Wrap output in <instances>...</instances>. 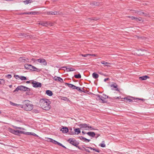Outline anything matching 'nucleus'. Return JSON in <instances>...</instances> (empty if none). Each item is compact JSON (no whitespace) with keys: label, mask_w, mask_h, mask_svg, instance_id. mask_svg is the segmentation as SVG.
<instances>
[{"label":"nucleus","mask_w":154,"mask_h":154,"mask_svg":"<svg viewBox=\"0 0 154 154\" xmlns=\"http://www.w3.org/2000/svg\"><path fill=\"white\" fill-rule=\"evenodd\" d=\"M50 102L48 99H41L39 101V104L42 108L44 110H48L51 108Z\"/></svg>","instance_id":"nucleus-1"},{"label":"nucleus","mask_w":154,"mask_h":154,"mask_svg":"<svg viewBox=\"0 0 154 154\" xmlns=\"http://www.w3.org/2000/svg\"><path fill=\"white\" fill-rule=\"evenodd\" d=\"M20 107L26 111H29L33 109V105L30 103L29 100H26L23 102V105H20Z\"/></svg>","instance_id":"nucleus-2"},{"label":"nucleus","mask_w":154,"mask_h":154,"mask_svg":"<svg viewBox=\"0 0 154 154\" xmlns=\"http://www.w3.org/2000/svg\"><path fill=\"white\" fill-rule=\"evenodd\" d=\"M19 90L29 91L30 89L29 88L26 87L22 85H20L17 87L16 89L13 91V92H17Z\"/></svg>","instance_id":"nucleus-3"},{"label":"nucleus","mask_w":154,"mask_h":154,"mask_svg":"<svg viewBox=\"0 0 154 154\" xmlns=\"http://www.w3.org/2000/svg\"><path fill=\"white\" fill-rule=\"evenodd\" d=\"M67 141L75 146H77L79 144V142L75 140L73 138H69Z\"/></svg>","instance_id":"nucleus-4"},{"label":"nucleus","mask_w":154,"mask_h":154,"mask_svg":"<svg viewBox=\"0 0 154 154\" xmlns=\"http://www.w3.org/2000/svg\"><path fill=\"white\" fill-rule=\"evenodd\" d=\"M33 87L37 88H41L42 87V84L41 83L35 81H33L31 82Z\"/></svg>","instance_id":"nucleus-5"},{"label":"nucleus","mask_w":154,"mask_h":154,"mask_svg":"<svg viewBox=\"0 0 154 154\" xmlns=\"http://www.w3.org/2000/svg\"><path fill=\"white\" fill-rule=\"evenodd\" d=\"M96 96H97V98H96V99L97 100H101L102 101V103H105L107 102V101H106L105 100V99H105L104 98L103 96H102L101 95H100L99 94L97 95H95Z\"/></svg>","instance_id":"nucleus-6"},{"label":"nucleus","mask_w":154,"mask_h":154,"mask_svg":"<svg viewBox=\"0 0 154 154\" xmlns=\"http://www.w3.org/2000/svg\"><path fill=\"white\" fill-rule=\"evenodd\" d=\"M133 11H134L133 13H137L138 15H139L147 16L148 15V14L145 13L143 12H141L140 11L133 10Z\"/></svg>","instance_id":"nucleus-7"},{"label":"nucleus","mask_w":154,"mask_h":154,"mask_svg":"<svg viewBox=\"0 0 154 154\" xmlns=\"http://www.w3.org/2000/svg\"><path fill=\"white\" fill-rule=\"evenodd\" d=\"M38 62L41 63H42L44 66H46L47 64V62L46 60L43 58H40L36 60Z\"/></svg>","instance_id":"nucleus-8"},{"label":"nucleus","mask_w":154,"mask_h":154,"mask_svg":"<svg viewBox=\"0 0 154 154\" xmlns=\"http://www.w3.org/2000/svg\"><path fill=\"white\" fill-rule=\"evenodd\" d=\"M29 66L30 67L29 69L32 70L34 71H36L38 72L40 71V70L39 69L31 65V64H30Z\"/></svg>","instance_id":"nucleus-9"},{"label":"nucleus","mask_w":154,"mask_h":154,"mask_svg":"<svg viewBox=\"0 0 154 154\" xmlns=\"http://www.w3.org/2000/svg\"><path fill=\"white\" fill-rule=\"evenodd\" d=\"M111 87H113V88H112V90H115L116 91H119V89L117 88L118 86L115 83H114L113 84H112L111 85Z\"/></svg>","instance_id":"nucleus-10"},{"label":"nucleus","mask_w":154,"mask_h":154,"mask_svg":"<svg viewBox=\"0 0 154 154\" xmlns=\"http://www.w3.org/2000/svg\"><path fill=\"white\" fill-rule=\"evenodd\" d=\"M19 61L22 62H29V59L23 57H21L19 59Z\"/></svg>","instance_id":"nucleus-11"},{"label":"nucleus","mask_w":154,"mask_h":154,"mask_svg":"<svg viewBox=\"0 0 154 154\" xmlns=\"http://www.w3.org/2000/svg\"><path fill=\"white\" fill-rule=\"evenodd\" d=\"M53 79L56 81L59 82L61 83H63V79L60 77L55 76L54 77Z\"/></svg>","instance_id":"nucleus-12"},{"label":"nucleus","mask_w":154,"mask_h":154,"mask_svg":"<svg viewBox=\"0 0 154 154\" xmlns=\"http://www.w3.org/2000/svg\"><path fill=\"white\" fill-rule=\"evenodd\" d=\"M128 17L131 18L132 20H135L137 21H140L141 20V18L140 17L137 18L134 16H128Z\"/></svg>","instance_id":"nucleus-13"},{"label":"nucleus","mask_w":154,"mask_h":154,"mask_svg":"<svg viewBox=\"0 0 154 154\" xmlns=\"http://www.w3.org/2000/svg\"><path fill=\"white\" fill-rule=\"evenodd\" d=\"M88 124H86L85 123L81 124H79V126L81 128H84L86 130V129L87 128Z\"/></svg>","instance_id":"nucleus-14"},{"label":"nucleus","mask_w":154,"mask_h":154,"mask_svg":"<svg viewBox=\"0 0 154 154\" xmlns=\"http://www.w3.org/2000/svg\"><path fill=\"white\" fill-rule=\"evenodd\" d=\"M65 85H67L69 88H71L73 89H75L76 86L73 85L69 83H66Z\"/></svg>","instance_id":"nucleus-15"},{"label":"nucleus","mask_w":154,"mask_h":154,"mask_svg":"<svg viewBox=\"0 0 154 154\" xmlns=\"http://www.w3.org/2000/svg\"><path fill=\"white\" fill-rule=\"evenodd\" d=\"M74 131L75 133H73L72 134H71V135H74L76 134H78L81 133L80 130L79 128H77L75 129Z\"/></svg>","instance_id":"nucleus-16"},{"label":"nucleus","mask_w":154,"mask_h":154,"mask_svg":"<svg viewBox=\"0 0 154 154\" xmlns=\"http://www.w3.org/2000/svg\"><path fill=\"white\" fill-rule=\"evenodd\" d=\"M63 68H64L66 69V70L67 72H70L72 71H75V69H73L72 68H67L66 66H63Z\"/></svg>","instance_id":"nucleus-17"},{"label":"nucleus","mask_w":154,"mask_h":154,"mask_svg":"<svg viewBox=\"0 0 154 154\" xmlns=\"http://www.w3.org/2000/svg\"><path fill=\"white\" fill-rule=\"evenodd\" d=\"M88 135L92 137H94L95 135V133L94 132L90 131L86 133Z\"/></svg>","instance_id":"nucleus-18"},{"label":"nucleus","mask_w":154,"mask_h":154,"mask_svg":"<svg viewBox=\"0 0 154 154\" xmlns=\"http://www.w3.org/2000/svg\"><path fill=\"white\" fill-rule=\"evenodd\" d=\"M39 24L42 26H47L48 24H49L47 22L42 21L39 23Z\"/></svg>","instance_id":"nucleus-19"},{"label":"nucleus","mask_w":154,"mask_h":154,"mask_svg":"<svg viewBox=\"0 0 154 154\" xmlns=\"http://www.w3.org/2000/svg\"><path fill=\"white\" fill-rule=\"evenodd\" d=\"M61 131H62L63 133H66L68 131V129L67 127H63L61 129Z\"/></svg>","instance_id":"nucleus-20"},{"label":"nucleus","mask_w":154,"mask_h":154,"mask_svg":"<svg viewBox=\"0 0 154 154\" xmlns=\"http://www.w3.org/2000/svg\"><path fill=\"white\" fill-rule=\"evenodd\" d=\"M149 77L147 75H145L142 76L140 77L139 79L141 80H145L149 78Z\"/></svg>","instance_id":"nucleus-21"},{"label":"nucleus","mask_w":154,"mask_h":154,"mask_svg":"<svg viewBox=\"0 0 154 154\" xmlns=\"http://www.w3.org/2000/svg\"><path fill=\"white\" fill-rule=\"evenodd\" d=\"M46 94L49 96H51L53 95V93L52 92L49 90H47L46 91Z\"/></svg>","instance_id":"nucleus-22"},{"label":"nucleus","mask_w":154,"mask_h":154,"mask_svg":"<svg viewBox=\"0 0 154 154\" xmlns=\"http://www.w3.org/2000/svg\"><path fill=\"white\" fill-rule=\"evenodd\" d=\"M95 129L93 128L92 126H89V125L88 124V125L87 126V128L86 129V130H94Z\"/></svg>","instance_id":"nucleus-23"},{"label":"nucleus","mask_w":154,"mask_h":154,"mask_svg":"<svg viewBox=\"0 0 154 154\" xmlns=\"http://www.w3.org/2000/svg\"><path fill=\"white\" fill-rule=\"evenodd\" d=\"M58 12L57 11H49L47 12V14L48 15H56L57 14Z\"/></svg>","instance_id":"nucleus-24"},{"label":"nucleus","mask_w":154,"mask_h":154,"mask_svg":"<svg viewBox=\"0 0 154 154\" xmlns=\"http://www.w3.org/2000/svg\"><path fill=\"white\" fill-rule=\"evenodd\" d=\"M24 132L19 130H15L14 134L18 135L19 134H24Z\"/></svg>","instance_id":"nucleus-25"},{"label":"nucleus","mask_w":154,"mask_h":154,"mask_svg":"<svg viewBox=\"0 0 154 154\" xmlns=\"http://www.w3.org/2000/svg\"><path fill=\"white\" fill-rule=\"evenodd\" d=\"M92 75L93 77L95 79H97L99 77V75L96 72H94Z\"/></svg>","instance_id":"nucleus-26"},{"label":"nucleus","mask_w":154,"mask_h":154,"mask_svg":"<svg viewBox=\"0 0 154 154\" xmlns=\"http://www.w3.org/2000/svg\"><path fill=\"white\" fill-rule=\"evenodd\" d=\"M101 63L102 64H104L105 66H109V65L110 64V63L105 62L104 61H102L101 62Z\"/></svg>","instance_id":"nucleus-27"},{"label":"nucleus","mask_w":154,"mask_h":154,"mask_svg":"<svg viewBox=\"0 0 154 154\" xmlns=\"http://www.w3.org/2000/svg\"><path fill=\"white\" fill-rule=\"evenodd\" d=\"M48 139L49 140V141L54 143V144H56L57 143V141L55 140H54L51 138H48Z\"/></svg>","instance_id":"nucleus-28"},{"label":"nucleus","mask_w":154,"mask_h":154,"mask_svg":"<svg viewBox=\"0 0 154 154\" xmlns=\"http://www.w3.org/2000/svg\"><path fill=\"white\" fill-rule=\"evenodd\" d=\"M104 143V141H102V143L99 144V145L102 147H105L106 146V145Z\"/></svg>","instance_id":"nucleus-29"},{"label":"nucleus","mask_w":154,"mask_h":154,"mask_svg":"<svg viewBox=\"0 0 154 154\" xmlns=\"http://www.w3.org/2000/svg\"><path fill=\"white\" fill-rule=\"evenodd\" d=\"M30 64L26 63L24 65V67L25 69H29L30 67L29 65Z\"/></svg>","instance_id":"nucleus-30"},{"label":"nucleus","mask_w":154,"mask_h":154,"mask_svg":"<svg viewBox=\"0 0 154 154\" xmlns=\"http://www.w3.org/2000/svg\"><path fill=\"white\" fill-rule=\"evenodd\" d=\"M74 77L76 79H80L81 78V76L80 74L77 75H75L74 76Z\"/></svg>","instance_id":"nucleus-31"},{"label":"nucleus","mask_w":154,"mask_h":154,"mask_svg":"<svg viewBox=\"0 0 154 154\" xmlns=\"http://www.w3.org/2000/svg\"><path fill=\"white\" fill-rule=\"evenodd\" d=\"M19 36H21V38H24V37H26L27 35L26 34L24 33H20Z\"/></svg>","instance_id":"nucleus-32"},{"label":"nucleus","mask_w":154,"mask_h":154,"mask_svg":"<svg viewBox=\"0 0 154 154\" xmlns=\"http://www.w3.org/2000/svg\"><path fill=\"white\" fill-rule=\"evenodd\" d=\"M34 12H25L24 13H21L22 14H35Z\"/></svg>","instance_id":"nucleus-33"},{"label":"nucleus","mask_w":154,"mask_h":154,"mask_svg":"<svg viewBox=\"0 0 154 154\" xmlns=\"http://www.w3.org/2000/svg\"><path fill=\"white\" fill-rule=\"evenodd\" d=\"M10 104L13 106H20V105L14 103L11 101H10Z\"/></svg>","instance_id":"nucleus-34"},{"label":"nucleus","mask_w":154,"mask_h":154,"mask_svg":"<svg viewBox=\"0 0 154 154\" xmlns=\"http://www.w3.org/2000/svg\"><path fill=\"white\" fill-rule=\"evenodd\" d=\"M91 4L93 5H99L98 3L95 2H92L91 3Z\"/></svg>","instance_id":"nucleus-35"},{"label":"nucleus","mask_w":154,"mask_h":154,"mask_svg":"<svg viewBox=\"0 0 154 154\" xmlns=\"http://www.w3.org/2000/svg\"><path fill=\"white\" fill-rule=\"evenodd\" d=\"M20 79L22 80H24L26 79V77L23 76H20Z\"/></svg>","instance_id":"nucleus-36"},{"label":"nucleus","mask_w":154,"mask_h":154,"mask_svg":"<svg viewBox=\"0 0 154 154\" xmlns=\"http://www.w3.org/2000/svg\"><path fill=\"white\" fill-rule=\"evenodd\" d=\"M5 83V80L2 79H0V84L4 85Z\"/></svg>","instance_id":"nucleus-37"},{"label":"nucleus","mask_w":154,"mask_h":154,"mask_svg":"<svg viewBox=\"0 0 154 154\" xmlns=\"http://www.w3.org/2000/svg\"><path fill=\"white\" fill-rule=\"evenodd\" d=\"M75 89H76L78 91H80V92L82 91L81 90V88L79 87H77L76 86Z\"/></svg>","instance_id":"nucleus-38"},{"label":"nucleus","mask_w":154,"mask_h":154,"mask_svg":"<svg viewBox=\"0 0 154 154\" xmlns=\"http://www.w3.org/2000/svg\"><path fill=\"white\" fill-rule=\"evenodd\" d=\"M23 2L25 3V4H27L31 2L30 1V0H26V1H23Z\"/></svg>","instance_id":"nucleus-39"},{"label":"nucleus","mask_w":154,"mask_h":154,"mask_svg":"<svg viewBox=\"0 0 154 154\" xmlns=\"http://www.w3.org/2000/svg\"><path fill=\"white\" fill-rule=\"evenodd\" d=\"M27 134L28 135L32 134L33 136H37V135L34 133H33L31 134V132H27Z\"/></svg>","instance_id":"nucleus-40"},{"label":"nucleus","mask_w":154,"mask_h":154,"mask_svg":"<svg viewBox=\"0 0 154 154\" xmlns=\"http://www.w3.org/2000/svg\"><path fill=\"white\" fill-rule=\"evenodd\" d=\"M123 99H126L127 100L129 101V102H131L132 101V100L131 99H128V98H127V97H125L124 98H123Z\"/></svg>","instance_id":"nucleus-41"},{"label":"nucleus","mask_w":154,"mask_h":154,"mask_svg":"<svg viewBox=\"0 0 154 154\" xmlns=\"http://www.w3.org/2000/svg\"><path fill=\"white\" fill-rule=\"evenodd\" d=\"M84 141H87V142H89L90 141V140H89V139H88L85 137H84Z\"/></svg>","instance_id":"nucleus-42"},{"label":"nucleus","mask_w":154,"mask_h":154,"mask_svg":"<svg viewBox=\"0 0 154 154\" xmlns=\"http://www.w3.org/2000/svg\"><path fill=\"white\" fill-rule=\"evenodd\" d=\"M82 56L85 57H87V56H88V55H91L90 54H84V55L82 54Z\"/></svg>","instance_id":"nucleus-43"},{"label":"nucleus","mask_w":154,"mask_h":154,"mask_svg":"<svg viewBox=\"0 0 154 154\" xmlns=\"http://www.w3.org/2000/svg\"><path fill=\"white\" fill-rule=\"evenodd\" d=\"M6 76L9 79H10L11 77V75L10 74H8Z\"/></svg>","instance_id":"nucleus-44"},{"label":"nucleus","mask_w":154,"mask_h":154,"mask_svg":"<svg viewBox=\"0 0 154 154\" xmlns=\"http://www.w3.org/2000/svg\"><path fill=\"white\" fill-rule=\"evenodd\" d=\"M103 96L104 97V98H105V99H107V98H108V97L107 96L106 94H103Z\"/></svg>","instance_id":"nucleus-45"},{"label":"nucleus","mask_w":154,"mask_h":154,"mask_svg":"<svg viewBox=\"0 0 154 154\" xmlns=\"http://www.w3.org/2000/svg\"><path fill=\"white\" fill-rule=\"evenodd\" d=\"M15 131V130H14L13 129H11L10 130V131L11 133H12L14 134V133Z\"/></svg>","instance_id":"nucleus-46"},{"label":"nucleus","mask_w":154,"mask_h":154,"mask_svg":"<svg viewBox=\"0 0 154 154\" xmlns=\"http://www.w3.org/2000/svg\"><path fill=\"white\" fill-rule=\"evenodd\" d=\"M92 150H94V151H96V152H100V151H99V150H98V149H95V148H93Z\"/></svg>","instance_id":"nucleus-47"},{"label":"nucleus","mask_w":154,"mask_h":154,"mask_svg":"<svg viewBox=\"0 0 154 154\" xmlns=\"http://www.w3.org/2000/svg\"><path fill=\"white\" fill-rule=\"evenodd\" d=\"M14 128L15 129H20L24 130L23 128H21V127H17L15 126L14 127Z\"/></svg>","instance_id":"nucleus-48"},{"label":"nucleus","mask_w":154,"mask_h":154,"mask_svg":"<svg viewBox=\"0 0 154 154\" xmlns=\"http://www.w3.org/2000/svg\"><path fill=\"white\" fill-rule=\"evenodd\" d=\"M14 76L16 79H17V77L18 78H19V79H20V76L17 75H14Z\"/></svg>","instance_id":"nucleus-49"},{"label":"nucleus","mask_w":154,"mask_h":154,"mask_svg":"<svg viewBox=\"0 0 154 154\" xmlns=\"http://www.w3.org/2000/svg\"><path fill=\"white\" fill-rule=\"evenodd\" d=\"M114 98H115L116 99H120L121 97H113V98L112 99H114Z\"/></svg>","instance_id":"nucleus-50"},{"label":"nucleus","mask_w":154,"mask_h":154,"mask_svg":"<svg viewBox=\"0 0 154 154\" xmlns=\"http://www.w3.org/2000/svg\"><path fill=\"white\" fill-rule=\"evenodd\" d=\"M79 138L81 140H84V137H83L82 136H80V137H79Z\"/></svg>","instance_id":"nucleus-51"},{"label":"nucleus","mask_w":154,"mask_h":154,"mask_svg":"<svg viewBox=\"0 0 154 154\" xmlns=\"http://www.w3.org/2000/svg\"><path fill=\"white\" fill-rule=\"evenodd\" d=\"M56 144H58V145H59L60 146H62V144L58 142H57Z\"/></svg>","instance_id":"nucleus-52"},{"label":"nucleus","mask_w":154,"mask_h":154,"mask_svg":"<svg viewBox=\"0 0 154 154\" xmlns=\"http://www.w3.org/2000/svg\"><path fill=\"white\" fill-rule=\"evenodd\" d=\"M137 100H141L142 101H144V100L143 99H140V98H137L136 99Z\"/></svg>","instance_id":"nucleus-53"},{"label":"nucleus","mask_w":154,"mask_h":154,"mask_svg":"<svg viewBox=\"0 0 154 154\" xmlns=\"http://www.w3.org/2000/svg\"><path fill=\"white\" fill-rule=\"evenodd\" d=\"M96 138H97L98 137L100 136V134H96Z\"/></svg>","instance_id":"nucleus-54"},{"label":"nucleus","mask_w":154,"mask_h":154,"mask_svg":"<svg viewBox=\"0 0 154 154\" xmlns=\"http://www.w3.org/2000/svg\"><path fill=\"white\" fill-rule=\"evenodd\" d=\"M85 150L86 151V152H90V151L88 149H85Z\"/></svg>","instance_id":"nucleus-55"},{"label":"nucleus","mask_w":154,"mask_h":154,"mask_svg":"<svg viewBox=\"0 0 154 154\" xmlns=\"http://www.w3.org/2000/svg\"><path fill=\"white\" fill-rule=\"evenodd\" d=\"M31 60H32V61H33L34 63L36 61V60H35V59L34 58H32L31 59Z\"/></svg>","instance_id":"nucleus-56"},{"label":"nucleus","mask_w":154,"mask_h":154,"mask_svg":"<svg viewBox=\"0 0 154 154\" xmlns=\"http://www.w3.org/2000/svg\"><path fill=\"white\" fill-rule=\"evenodd\" d=\"M76 147H77L80 150H82V148L80 147L79 146H78V145L77 146H76Z\"/></svg>","instance_id":"nucleus-57"},{"label":"nucleus","mask_w":154,"mask_h":154,"mask_svg":"<svg viewBox=\"0 0 154 154\" xmlns=\"http://www.w3.org/2000/svg\"><path fill=\"white\" fill-rule=\"evenodd\" d=\"M109 79V78H107L105 79H104V81L105 82L106 81L108 80Z\"/></svg>","instance_id":"nucleus-58"},{"label":"nucleus","mask_w":154,"mask_h":154,"mask_svg":"<svg viewBox=\"0 0 154 154\" xmlns=\"http://www.w3.org/2000/svg\"><path fill=\"white\" fill-rule=\"evenodd\" d=\"M67 99H68L66 97H63V100H66Z\"/></svg>","instance_id":"nucleus-59"},{"label":"nucleus","mask_w":154,"mask_h":154,"mask_svg":"<svg viewBox=\"0 0 154 154\" xmlns=\"http://www.w3.org/2000/svg\"><path fill=\"white\" fill-rule=\"evenodd\" d=\"M86 147L88 148L89 149H91V150H92L93 149V148H92L91 147Z\"/></svg>","instance_id":"nucleus-60"},{"label":"nucleus","mask_w":154,"mask_h":154,"mask_svg":"<svg viewBox=\"0 0 154 154\" xmlns=\"http://www.w3.org/2000/svg\"><path fill=\"white\" fill-rule=\"evenodd\" d=\"M82 134H86V133L84 131H82Z\"/></svg>","instance_id":"nucleus-61"},{"label":"nucleus","mask_w":154,"mask_h":154,"mask_svg":"<svg viewBox=\"0 0 154 154\" xmlns=\"http://www.w3.org/2000/svg\"><path fill=\"white\" fill-rule=\"evenodd\" d=\"M30 83V81H27L26 82V83H27V84L29 83Z\"/></svg>","instance_id":"nucleus-62"},{"label":"nucleus","mask_w":154,"mask_h":154,"mask_svg":"<svg viewBox=\"0 0 154 154\" xmlns=\"http://www.w3.org/2000/svg\"><path fill=\"white\" fill-rule=\"evenodd\" d=\"M62 147H63L64 148H65L66 149V147L65 146H64L62 144V146H61Z\"/></svg>","instance_id":"nucleus-63"},{"label":"nucleus","mask_w":154,"mask_h":154,"mask_svg":"<svg viewBox=\"0 0 154 154\" xmlns=\"http://www.w3.org/2000/svg\"><path fill=\"white\" fill-rule=\"evenodd\" d=\"M140 50L142 51H145L144 50H143V49H142V50L140 49Z\"/></svg>","instance_id":"nucleus-64"}]
</instances>
